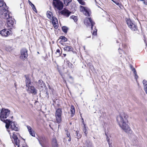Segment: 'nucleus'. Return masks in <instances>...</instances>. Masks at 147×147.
Instances as JSON below:
<instances>
[{
	"label": "nucleus",
	"instance_id": "1",
	"mask_svg": "<svg viewBox=\"0 0 147 147\" xmlns=\"http://www.w3.org/2000/svg\"><path fill=\"white\" fill-rule=\"evenodd\" d=\"M127 114L123 112L120 113L116 117V120L119 127L125 132L130 133L132 132L130 127L127 124Z\"/></svg>",
	"mask_w": 147,
	"mask_h": 147
},
{
	"label": "nucleus",
	"instance_id": "2",
	"mask_svg": "<svg viewBox=\"0 0 147 147\" xmlns=\"http://www.w3.org/2000/svg\"><path fill=\"white\" fill-rule=\"evenodd\" d=\"M10 112V110L8 109L3 108L1 110L0 114V119L6 123V128L10 134V131L8 129L9 127L11 121L10 120H5L4 119L7 118L9 116Z\"/></svg>",
	"mask_w": 147,
	"mask_h": 147
},
{
	"label": "nucleus",
	"instance_id": "3",
	"mask_svg": "<svg viewBox=\"0 0 147 147\" xmlns=\"http://www.w3.org/2000/svg\"><path fill=\"white\" fill-rule=\"evenodd\" d=\"M26 86L28 88L27 89L28 92L30 93H32L35 95L37 93V90L32 86V83H31L30 80L27 76H25Z\"/></svg>",
	"mask_w": 147,
	"mask_h": 147
},
{
	"label": "nucleus",
	"instance_id": "4",
	"mask_svg": "<svg viewBox=\"0 0 147 147\" xmlns=\"http://www.w3.org/2000/svg\"><path fill=\"white\" fill-rule=\"evenodd\" d=\"M125 20L128 27L132 31H136L138 30V28L136 25L130 19L126 18Z\"/></svg>",
	"mask_w": 147,
	"mask_h": 147
},
{
	"label": "nucleus",
	"instance_id": "5",
	"mask_svg": "<svg viewBox=\"0 0 147 147\" xmlns=\"http://www.w3.org/2000/svg\"><path fill=\"white\" fill-rule=\"evenodd\" d=\"M62 111L60 108L58 109L56 111L55 116L57 123H59L61 121V115Z\"/></svg>",
	"mask_w": 147,
	"mask_h": 147
},
{
	"label": "nucleus",
	"instance_id": "6",
	"mask_svg": "<svg viewBox=\"0 0 147 147\" xmlns=\"http://www.w3.org/2000/svg\"><path fill=\"white\" fill-rule=\"evenodd\" d=\"M53 4L58 10H61L63 8V4L59 0H53Z\"/></svg>",
	"mask_w": 147,
	"mask_h": 147
},
{
	"label": "nucleus",
	"instance_id": "7",
	"mask_svg": "<svg viewBox=\"0 0 147 147\" xmlns=\"http://www.w3.org/2000/svg\"><path fill=\"white\" fill-rule=\"evenodd\" d=\"M80 10L81 11L83 12L84 14L86 16H90L91 13V12L89 9L82 6H80Z\"/></svg>",
	"mask_w": 147,
	"mask_h": 147
},
{
	"label": "nucleus",
	"instance_id": "8",
	"mask_svg": "<svg viewBox=\"0 0 147 147\" xmlns=\"http://www.w3.org/2000/svg\"><path fill=\"white\" fill-rule=\"evenodd\" d=\"M84 23L85 25L87 26H90V24L91 26V29H93V26L95 24L94 22L92 21L90 18H86L84 19Z\"/></svg>",
	"mask_w": 147,
	"mask_h": 147
},
{
	"label": "nucleus",
	"instance_id": "9",
	"mask_svg": "<svg viewBox=\"0 0 147 147\" xmlns=\"http://www.w3.org/2000/svg\"><path fill=\"white\" fill-rule=\"evenodd\" d=\"M14 19L13 18L11 17L7 19V24L9 29H11L14 27Z\"/></svg>",
	"mask_w": 147,
	"mask_h": 147
},
{
	"label": "nucleus",
	"instance_id": "10",
	"mask_svg": "<svg viewBox=\"0 0 147 147\" xmlns=\"http://www.w3.org/2000/svg\"><path fill=\"white\" fill-rule=\"evenodd\" d=\"M28 56L27 51L25 49H23L21 51V55L20 58L24 59L26 58Z\"/></svg>",
	"mask_w": 147,
	"mask_h": 147
},
{
	"label": "nucleus",
	"instance_id": "11",
	"mask_svg": "<svg viewBox=\"0 0 147 147\" xmlns=\"http://www.w3.org/2000/svg\"><path fill=\"white\" fill-rule=\"evenodd\" d=\"M0 33L2 36L6 37L10 34L11 31L5 29L1 30Z\"/></svg>",
	"mask_w": 147,
	"mask_h": 147
},
{
	"label": "nucleus",
	"instance_id": "12",
	"mask_svg": "<svg viewBox=\"0 0 147 147\" xmlns=\"http://www.w3.org/2000/svg\"><path fill=\"white\" fill-rule=\"evenodd\" d=\"M3 11L4 12L2 14V17L4 19H6L7 20V19H8L9 18L11 17L9 15L8 11L5 8L3 9Z\"/></svg>",
	"mask_w": 147,
	"mask_h": 147
},
{
	"label": "nucleus",
	"instance_id": "13",
	"mask_svg": "<svg viewBox=\"0 0 147 147\" xmlns=\"http://www.w3.org/2000/svg\"><path fill=\"white\" fill-rule=\"evenodd\" d=\"M12 138L14 140V142L15 144L18 146H19L20 140L17 137L16 133V134L13 133L12 136Z\"/></svg>",
	"mask_w": 147,
	"mask_h": 147
},
{
	"label": "nucleus",
	"instance_id": "14",
	"mask_svg": "<svg viewBox=\"0 0 147 147\" xmlns=\"http://www.w3.org/2000/svg\"><path fill=\"white\" fill-rule=\"evenodd\" d=\"M52 23L54 28L55 29H57L58 28V22L57 18L53 17H52Z\"/></svg>",
	"mask_w": 147,
	"mask_h": 147
},
{
	"label": "nucleus",
	"instance_id": "15",
	"mask_svg": "<svg viewBox=\"0 0 147 147\" xmlns=\"http://www.w3.org/2000/svg\"><path fill=\"white\" fill-rule=\"evenodd\" d=\"M39 144L41 146L43 145V144L45 143L46 139L44 137L40 136L38 139Z\"/></svg>",
	"mask_w": 147,
	"mask_h": 147
},
{
	"label": "nucleus",
	"instance_id": "16",
	"mask_svg": "<svg viewBox=\"0 0 147 147\" xmlns=\"http://www.w3.org/2000/svg\"><path fill=\"white\" fill-rule=\"evenodd\" d=\"M10 123H11L10 124V128L11 130H14L15 131H18V127L16 126L15 122H11V121Z\"/></svg>",
	"mask_w": 147,
	"mask_h": 147
},
{
	"label": "nucleus",
	"instance_id": "17",
	"mask_svg": "<svg viewBox=\"0 0 147 147\" xmlns=\"http://www.w3.org/2000/svg\"><path fill=\"white\" fill-rule=\"evenodd\" d=\"M61 13L63 15L68 17L70 16L71 12L67 9H64L62 11Z\"/></svg>",
	"mask_w": 147,
	"mask_h": 147
},
{
	"label": "nucleus",
	"instance_id": "18",
	"mask_svg": "<svg viewBox=\"0 0 147 147\" xmlns=\"http://www.w3.org/2000/svg\"><path fill=\"white\" fill-rule=\"evenodd\" d=\"M27 127L29 132L30 134L32 136H35V134L34 132L32 130L31 127L29 126H27Z\"/></svg>",
	"mask_w": 147,
	"mask_h": 147
},
{
	"label": "nucleus",
	"instance_id": "19",
	"mask_svg": "<svg viewBox=\"0 0 147 147\" xmlns=\"http://www.w3.org/2000/svg\"><path fill=\"white\" fill-rule=\"evenodd\" d=\"M52 144L53 147H58V145L57 143L56 139L53 138L52 140Z\"/></svg>",
	"mask_w": 147,
	"mask_h": 147
},
{
	"label": "nucleus",
	"instance_id": "20",
	"mask_svg": "<svg viewBox=\"0 0 147 147\" xmlns=\"http://www.w3.org/2000/svg\"><path fill=\"white\" fill-rule=\"evenodd\" d=\"M65 65H66L67 66V67H68L70 68H73V65L69 61H67L65 63Z\"/></svg>",
	"mask_w": 147,
	"mask_h": 147
},
{
	"label": "nucleus",
	"instance_id": "21",
	"mask_svg": "<svg viewBox=\"0 0 147 147\" xmlns=\"http://www.w3.org/2000/svg\"><path fill=\"white\" fill-rule=\"evenodd\" d=\"M131 70L133 72L134 74L135 79L137 80L138 78V76L137 75V72L135 69L134 68L132 67V66H131Z\"/></svg>",
	"mask_w": 147,
	"mask_h": 147
},
{
	"label": "nucleus",
	"instance_id": "22",
	"mask_svg": "<svg viewBox=\"0 0 147 147\" xmlns=\"http://www.w3.org/2000/svg\"><path fill=\"white\" fill-rule=\"evenodd\" d=\"M64 50L67 51H72V48L71 46H66L63 48Z\"/></svg>",
	"mask_w": 147,
	"mask_h": 147
},
{
	"label": "nucleus",
	"instance_id": "23",
	"mask_svg": "<svg viewBox=\"0 0 147 147\" xmlns=\"http://www.w3.org/2000/svg\"><path fill=\"white\" fill-rule=\"evenodd\" d=\"M47 17L50 19H51L53 16L52 13L49 11H47Z\"/></svg>",
	"mask_w": 147,
	"mask_h": 147
},
{
	"label": "nucleus",
	"instance_id": "24",
	"mask_svg": "<svg viewBox=\"0 0 147 147\" xmlns=\"http://www.w3.org/2000/svg\"><path fill=\"white\" fill-rule=\"evenodd\" d=\"M38 84L39 86H40L41 88H43L45 86V84L42 80H39L38 82Z\"/></svg>",
	"mask_w": 147,
	"mask_h": 147
},
{
	"label": "nucleus",
	"instance_id": "25",
	"mask_svg": "<svg viewBox=\"0 0 147 147\" xmlns=\"http://www.w3.org/2000/svg\"><path fill=\"white\" fill-rule=\"evenodd\" d=\"M75 113V111L74 107L73 106H71V113L72 115V116H73V115Z\"/></svg>",
	"mask_w": 147,
	"mask_h": 147
},
{
	"label": "nucleus",
	"instance_id": "26",
	"mask_svg": "<svg viewBox=\"0 0 147 147\" xmlns=\"http://www.w3.org/2000/svg\"><path fill=\"white\" fill-rule=\"evenodd\" d=\"M6 4L5 3L4 4V2L2 0H0V7H3V8H5L6 7Z\"/></svg>",
	"mask_w": 147,
	"mask_h": 147
},
{
	"label": "nucleus",
	"instance_id": "27",
	"mask_svg": "<svg viewBox=\"0 0 147 147\" xmlns=\"http://www.w3.org/2000/svg\"><path fill=\"white\" fill-rule=\"evenodd\" d=\"M64 3L65 5L67 6L68 5L69 3L71 2L72 0H63Z\"/></svg>",
	"mask_w": 147,
	"mask_h": 147
},
{
	"label": "nucleus",
	"instance_id": "28",
	"mask_svg": "<svg viewBox=\"0 0 147 147\" xmlns=\"http://www.w3.org/2000/svg\"><path fill=\"white\" fill-rule=\"evenodd\" d=\"M62 29L64 32L66 33L68 30V28L66 26H64L62 27Z\"/></svg>",
	"mask_w": 147,
	"mask_h": 147
},
{
	"label": "nucleus",
	"instance_id": "29",
	"mask_svg": "<svg viewBox=\"0 0 147 147\" xmlns=\"http://www.w3.org/2000/svg\"><path fill=\"white\" fill-rule=\"evenodd\" d=\"M60 39L63 40L64 42L66 41L67 40V39L64 36H60Z\"/></svg>",
	"mask_w": 147,
	"mask_h": 147
},
{
	"label": "nucleus",
	"instance_id": "30",
	"mask_svg": "<svg viewBox=\"0 0 147 147\" xmlns=\"http://www.w3.org/2000/svg\"><path fill=\"white\" fill-rule=\"evenodd\" d=\"M79 3L82 5H84L85 4V3L82 0H77Z\"/></svg>",
	"mask_w": 147,
	"mask_h": 147
},
{
	"label": "nucleus",
	"instance_id": "31",
	"mask_svg": "<svg viewBox=\"0 0 147 147\" xmlns=\"http://www.w3.org/2000/svg\"><path fill=\"white\" fill-rule=\"evenodd\" d=\"M135 137L136 140H133V142L134 145H137L138 144V141L136 139L137 138L136 137Z\"/></svg>",
	"mask_w": 147,
	"mask_h": 147
},
{
	"label": "nucleus",
	"instance_id": "32",
	"mask_svg": "<svg viewBox=\"0 0 147 147\" xmlns=\"http://www.w3.org/2000/svg\"><path fill=\"white\" fill-rule=\"evenodd\" d=\"M32 7V9L35 12H36L37 11V10H36V9L35 8V7L34 6V5L32 3H31V5H30Z\"/></svg>",
	"mask_w": 147,
	"mask_h": 147
},
{
	"label": "nucleus",
	"instance_id": "33",
	"mask_svg": "<svg viewBox=\"0 0 147 147\" xmlns=\"http://www.w3.org/2000/svg\"><path fill=\"white\" fill-rule=\"evenodd\" d=\"M70 18H72L75 22H76L77 20V17L76 16H71Z\"/></svg>",
	"mask_w": 147,
	"mask_h": 147
},
{
	"label": "nucleus",
	"instance_id": "34",
	"mask_svg": "<svg viewBox=\"0 0 147 147\" xmlns=\"http://www.w3.org/2000/svg\"><path fill=\"white\" fill-rule=\"evenodd\" d=\"M97 31V30L95 28L93 32H93V34L94 35H96V32Z\"/></svg>",
	"mask_w": 147,
	"mask_h": 147
},
{
	"label": "nucleus",
	"instance_id": "35",
	"mask_svg": "<svg viewBox=\"0 0 147 147\" xmlns=\"http://www.w3.org/2000/svg\"><path fill=\"white\" fill-rule=\"evenodd\" d=\"M76 132L77 136V138L78 139L80 138L81 137V136L79 134V135H78V134H79V132L76 131Z\"/></svg>",
	"mask_w": 147,
	"mask_h": 147
},
{
	"label": "nucleus",
	"instance_id": "36",
	"mask_svg": "<svg viewBox=\"0 0 147 147\" xmlns=\"http://www.w3.org/2000/svg\"><path fill=\"white\" fill-rule=\"evenodd\" d=\"M143 84L144 85V86H147V81L145 80H144L143 81Z\"/></svg>",
	"mask_w": 147,
	"mask_h": 147
},
{
	"label": "nucleus",
	"instance_id": "37",
	"mask_svg": "<svg viewBox=\"0 0 147 147\" xmlns=\"http://www.w3.org/2000/svg\"><path fill=\"white\" fill-rule=\"evenodd\" d=\"M138 1H142V3L145 5L147 4V1L146 0H138Z\"/></svg>",
	"mask_w": 147,
	"mask_h": 147
},
{
	"label": "nucleus",
	"instance_id": "38",
	"mask_svg": "<svg viewBox=\"0 0 147 147\" xmlns=\"http://www.w3.org/2000/svg\"><path fill=\"white\" fill-rule=\"evenodd\" d=\"M107 139V142H108V144H109V146H110V143L109 142V138L108 137V136H107V138H106Z\"/></svg>",
	"mask_w": 147,
	"mask_h": 147
},
{
	"label": "nucleus",
	"instance_id": "39",
	"mask_svg": "<svg viewBox=\"0 0 147 147\" xmlns=\"http://www.w3.org/2000/svg\"><path fill=\"white\" fill-rule=\"evenodd\" d=\"M144 90L146 93L147 94V86H144Z\"/></svg>",
	"mask_w": 147,
	"mask_h": 147
},
{
	"label": "nucleus",
	"instance_id": "40",
	"mask_svg": "<svg viewBox=\"0 0 147 147\" xmlns=\"http://www.w3.org/2000/svg\"><path fill=\"white\" fill-rule=\"evenodd\" d=\"M66 135L67 136V137H66V138H67L69 137H70V134L68 132H67L66 133Z\"/></svg>",
	"mask_w": 147,
	"mask_h": 147
},
{
	"label": "nucleus",
	"instance_id": "41",
	"mask_svg": "<svg viewBox=\"0 0 147 147\" xmlns=\"http://www.w3.org/2000/svg\"><path fill=\"white\" fill-rule=\"evenodd\" d=\"M84 129L85 130V131L84 132L86 136L87 134H86V129L85 125V124H84Z\"/></svg>",
	"mask_w": 147,
	"mask_h": 147
},
{
	"label": "nucleus",
	"instance_id": "42",
	"mask_svg": "<svg viewBox=\"0 0 147 147\" xmlns=\"http://www.w3.org/2000/svg\"><path fill=\"white\" fill-rule=\"evenodd\" d=\"M57 52L58 53H60V51L59 49H57Z\"/></svg>",
	"mask_w": 147,
	"mask_h": 147
},
{
	"label": "nucleus",
	"instance_id": "43",
	"mask_svg": "<svg viewBox=\"0 0 147 147\" xmlns=\"http://www.w3.org/2000/svg\"><path fill=\"white\" fill-rule=\"evenodd\" d=\"M42 147H49L48 146L46 145H42Z\"/></svg>",
	"mask_w": 147,
	"mask_h": 147
},
{
	"label": "nucleus",
	"instance_id": "44",
	"mask_svg": "<svg viewBox=\"0 0 147 147\" xmlns=\"http://www.w3.org/2000/svg\"><path fill=\"white\" fill-rule=\"evenodd\" d=\"M68 138H69L68 139V141L69 142L71 140V137H69Z\"/></svg>",
	"mask_w": 147,
	"mask_h": 147
},
{
	"label": "nucleus",
	"instance_id": "45",
	"mask_svg": "<svg viewBox=\"0 0 147 147\" xmlns=\"http://www.w3.org/2000/svg\"><path fill=\"white\" fill-rule=\"evenodd\" d=\"M29 4L30 5H31V3H32L29 0H28Z\"/></svg>",
	"mask_w": 147,
	"mask_h": 147
},
{
	"label": "nucleus",
	"instance_id": "46",
	"mask_svg": "<svg viewBox=\"0 0 147 147\" xmlns=\"http://www.w3.org/2000/svg\"><path fill=\"white\" fill-rule=\"evenodd\" d=\"M116 3V4H117V5H120V4H119V3H117H117Z\"/></svg>",
	"mask_w": 147,
	"mask_h": 147
},
{
	"label": "nucleus",
	"instance_id": "47",
	"mask_svg": "<svg viewBox=\"0 0 147 147\" xmlns=\"http://www.w3.org/2000/svg\"><path fill=\"white\" fill-rule=\"evenodd\" d=\"M49 89H50V90H51L52 92L53 93V90L52 89H51V88H49Z\"/></svg>",
	"mask_w": 147,
	"mask_h": 147
},
{
	"label": "nucleus",
	"instance_id": "48",
	"mask_svg": "<svg viewBox=\"0 0 147 147\" xmlns=\"http://www.w3.org/2000/svg\"><path fill=\"white\" fill-rule=\"evenodd\" d=\"M63 55L64 56V57H65L66 55L65 54H63Z\"/></svg>",
	"mask_w": 147,
	"mask_h": 147
},
{
	"label": "nucleus",
	"instance_id": "49",
	"mask_svg": "<svg viewBox=\"0 0 147 147\" xmlns=\"http://www.w3.org/2000/svg\"><path fill=\"white\" fill-rule=\"evenodd\" d=\"M112 1L113 2H115L114 1H113V0H112Z\"/></svg>",
	"mask_w": 147,
	"mask_h": 147
},
{
	"label": "nucleus",
	"instance_id": "50",
	"mask_svg": "<svg viewBox=\"0 0 147 147\" xmlns=\"http://www.w3.org/2000/svg\"><path fill=\"white\" fill-rule=\"evenodd\" d=\"M10 137L11 138V136L10 135Z\"/></svg>",
	"mask_w": 147,
	"mask_h": 147
},
{
	"label": "nucleus",
	"instance_id": "51",
	"mask_svg": "<svg viewBox=\"0 0 147 147\" xmlns=\"http://www.w3.org/2000/svg\"><path fill=\"white\" fill-rule=\"evenodd\" d=\"M22 147H25V146H23Z\"/></svg>",
	"mask_w": 147,
	"mask_h": 147
},
{
	"label": "nucleus",
	"instance_id": "52",
	"mask_svg": "<svg viewBox=\"0 0 147 147\" xmlns=\"http://www.w3.org/2000/svg\"><path fill=\"white\" fill-rule=\"evenodd\" d=\"M18 147H19V146H18Z\"/></svg>",
	"mask_w": 147,
	"mask_h": 147
},
{
	"label": "nucleus",
	"instance_id": "53",
	"mask_svg": "<svg viewBox=\"0 0 147 147\" xmlns=\"http://www.w3.org/2000/svg\"><path fill=\"white\" fill-rule=\"evenodd\" d=\"M146 120H147V119H146Z\"/></svg>",
	"mask_w": 147,
	"mask_h": 147
}]
</instances>
